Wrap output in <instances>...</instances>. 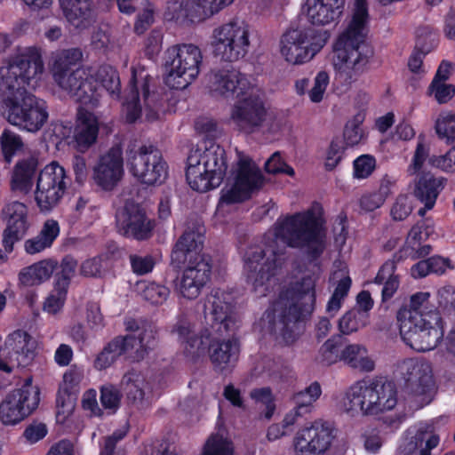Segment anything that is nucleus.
I'll return each mask as SVG.
<instances>
[{
  "label": "nucleus",
  "mask_w": 455,
  "mask_h": 455,
  "mask_svg": "<svg viewBox=\"0 0 455 455\" xmlns=\"http://www.w3.org/2000/svg\"><path fill=\"white\" fill-rule=\"evenodd\" d=\"M82 58L83 52L78 48L57 52L52 67V78L61 90L76 101L93 107L98 104L100 93L93 76L79 66Z\"/></svg>",
  "instance_id": "423d86ee"
},
{
  "label": "nucleus",
  "mask_w": 455,
  "mask_h": 455,
  "mask_svg": "<svg viewBox=\"0 0 455 455\" xmlns=\"http://www.w3.org/2000/svg\"><path fill=\"white\" fill-rule=\"evenodd\" d=\"M124 111L126 115V120L129 123H134L141 115L136 71L134 69H132L129 83V92L125 96Z\"/></svg>",
  "instance_id": "a18cd8bd"
},
{
  "label": "nucleus",
  "mask_w": 455,
  "mask_h": 455,
  "mask_svg": "<svg viewBox=\"0 0 455 455\" xmlns=\"http://www.w3.org/2000/svg\"><path fill=\"white\" fill-rule=\"evenodd\" d=\"M360 382L363 392V399L366 402V415H376L395 406L397 400L394 382L383 377Z\"/></svg>",
  "instance_id": "4be33fe9"
},
{
  "label": "nucleus",
  "mask_w": 455,
  "mask_h": 455,
  "mask_svg": "<svg viewBox=\"0 0 455 455\" xmlns=\"http://www.w3.org/2000/svg\"><path fill=\"white\" fill-rule=\"evenodd\" d=\"M206 79L211 94L227 100L239 99L252 86L246 76L235 68L212 69Z\"/></svg>",
  "instance_id": "412c9836"
},
{
  "label": "nucleus",
  "mask_w": 455,
  "mask_h": 455,
  "mask_svg": "<svg viewBox=\"0 0 455 455\" xmlns=\"http://www.w3.org/2000/svg\"><path fill=\"white\" fill-rule=\"evenodd\" d=\"M0 144L4 159L11 164L14 155L23 148V141L20 135L4 130L0 137Z\"/></svg>",
  "instance_id": "5fc2aeb1"
},
{
  "label": "nucleus",
  "mask_w": 455,
  "mask_h": 455,
  "mask_svg": "<svg viewBox=\"0 0 455 455\" xmlns=\"http://www.w3.org/2000/svg\"><path fill=\"white\" fill-rule=\"evenodd\" d=\"M344 5L345 0H306L304 8L310 23L325 26L340 18Z\"/></svg>",
  "instance_id": "c85d7f7f"
},
{
  "label": "nucleus",
  "mask_w": 455,
  "mask_h": 455,
  "mask_svg": "<svg viewBox=\"0 0 455 455\" xmlns=\"http://www.w3.org/2000/svg\"><path fill=\"white\" fill-rule=\"evenodd\" d=\"M401 371L416 402L421 406L429 403L435 386L430 363L427 361L407 359L403 363Z\"/></svg>",
  "instance_id": "6ab92c4d"
},
{
  "label": "nucleus",
  "mask_w": 455,
  "mask_h": 455,
  "mask_svg": "<svg viewBox=\"0 0 455 455\" xmlns=\"http://www.w3.org/2000/svg\"><path fill=\"white\" fill-rule=\"evenodd\" d=\"M234 184L222 189L220 202L227 204L241 203L251 196L263 184V176L258 166L248 156H240L234 171Z\"/></svg>",
  "instance_id": "2eb2a0df"
},
{
  "label": "nucleus",
  "mask_w": 455,
  "mask_h": 455,
  "mask_svg": "<svg viewBox=\"0 0 455 455\" xmlns=\"http://www.w3.org/2000/svg\"><path fill=\"white\" fill-rule=\"evenodd\" d=\"M187 162L188 183L192 189L200 193L219 187L228 168L225 150L216 144H211L204 151H191Z\"/></svg>",
  "instance_id": "0eeeda50"
},
{
  "label": "nucleus",
  "mask_w": 455,
  "mask_h": 455,
  "mask_svg": "<svg viewBox=\"0 0 455 455\" xmlns=\"http://www.w3.org/2000/svg\"><path fill=\"white\" fill-rule=\"evenodd\" d=\"M1 216L6 224L2 244L6 252H12L14 243L22 239L28 228V208L24 204L14 201L2 209Z\"/></svg>",
  "instance_id": "bb28decb"
},
{
  "label": "nucleus",
  "mask_w": 455,
  "mask_h": 455,
  "mask_svg": "<svg viewBox=\"0 0 455 455\" xmlns=\"http://www.w3.org/2000/svg\"><path fill=\"white\" fill-rule=\"evenodd\" d=\"M132 271L137 275H146L152 271L155 261L150 255L132 254L129 257Z\"/></svg>",
  "instance_id": "680f3d73"
},
{
  "label": "nucleus",
  "mask_w": 455,
  "mask_h": 455,
  "mask_svg": "<svg viewBox=\"0 0 455 455\" xmlns=\"http://www.w3.org/2000/svg\"><path fill=\"white\" fill-rule=\"evenodd\" d=\"M68 21L76 28L83 30L92 26L95 20V12L91 0H59Z\"/></svg>",
  "instance_id": "7c9ffc66"
},
{
  "label": "nucleus",
  "mask_w": 455,
  "mask_h": 455,
  "mask_svg": "<svg viewBox=\"0 0 455 455\" xmlns=\"http://www.w3.org/2000/svg\"><path fill=\"white\" fill-rule=\"evenodd\" d=\"M322 207L315 204L310 209L278 219L275 236L286 246L299 250L309 261H315L326 248L325 234L321 229L319 216Z\"/></svg>",
  "instance_id": "20e7f679"
},
{
  "label": "nucleus",
  "mask_w": 455,
  "mask_h": 455,
  "mask_svg": "<svg viewBox=\"0 0 455 455\" xmlns=\"http://www.w3.org/2000/svg\"><path fill=\"white\" fill-rule=\"evenodd\" d=\"M124 325L127 334L115 337L103 347L94 361L97 370L110 367L122 355H128L133 361L140 362L157 347L158 330L153 322L129 317Z\"/></svg>",
  "instance_id": "39448f33"
},
{
  "label": "nucleus",
  "mask_w": 455,
  "mask_h": 455,
  "mask_svg": "<svg viewBox=\"0 0 455 455\" xmlns=\"http://www.w3.org/2000/svg\"><path fill=\"white\" fill-rule=\"evenodd\" d=\"M435 131L439 138L446 140L447 143L455 140V115L447 114L441 116L435 124Z\"/></svg>",
  "instance_id": "4d7b16f0"
},
{
  "label": "nucleus",
  "mask_w": 455,
  "mask_h": 455,
  "mask_svg": "<svg viewBox=\"0 0 455 455\" xmlns=\"http://www.w3.org/2000/svg\"><path fill=\"white\" fill-rule=\"evenodd\" d=\"M118 232L139 241L151 237L154 225L144 209L133 201H126L124 208L116 214Z\"/></svg>",
  "instance_id": "aec40b11"
},
{
  "label": "nucleus",
  "mask_w": 455,
  "mask_h": 455,
  "mask_svg": "<svg viewBox=\"0 0 455 455\" xmlns=\"http://www.w3.org/2000/svg\"><path fill=\"white\" fill-rule=\"evenodd\" d=\"M375 168V159L372 156L364 155L359 156L354 162V175L355 178L363 179L368 177Z\"/></svg>",
  "instance_id": "0e129e2a"
},
{
  "label": "nucleus",
  "mask_w": 455,
  "mask_h": 455,
  "mask_svg": "<svg viewBox=\"0 0 455 455\" xmlns=\"http://www.w3.org/2000/svg\"><path fill=\"white\" fill-rule=\"evenodd\" d=\"M330 34L327 30L311 27L286 31L280 41V52L291 64L310 60L325 45Z\"/></svg>",
  "instance_id": "9b49d317"
},
{
  "label": "nucleus",
  "mask_w": 455,
  "mask_h": 455,
  "mask_svg": "<svg viewBox=\"0 0 455 455\" xmlns=\"http://www.w3.org/2000/svg\"><path fill=\"white\" fill-rule=\"evenodd\" d=\"M202 60V52L195 44H184L170 47L164 63L166 84L173 89L187 88L198 76Z\"/></svg>",
  "instance_id": "9d476101"
},
{
  "label": "nucleus",
  "mask_w": 455,
  "mask_h": 455,
  "mask_svg": "<svg viewBox=\"0 0 455 455\" xmlns=\"http://www.w3.org/2000/svg\"><path fill=\"white\" fill-rule=\"evenodd\" d=\"M121 384L124 387L126 397L132 404L139 409H144L148 406V403L145 398L144 391L146 382L140 372L128 371L124 375Z\"/></svg>",
  "instance_id": "58836bf2"
},
{
  "label": "nucleus",
  "mask_w": 455,
  "mask_h": 455,
  "mask_svg": "<svg viewBox=\"0 0 455 455\" xmlns=\"http://www.w3.org/2000/svg\"><path fill=\"white\" fill-rule=\"evenodd\" d=\"M362 389V383L360 381L356 382L347 390L340 402L342 409L351 416L359 412L366 415V402L363 399V392Z\"/></svg>",
  "instance_id": "79ce46f5"
},
{
  "label": "nucleus",
  "mask_w": 455,
  "mask_h": 455,
  "mask_svg": "<svg viewBox=\"0 0 455 455\" xmlns=\"http://www.w3.org/2000/svg\"><path fill=\"white\" fill-rule=\"evenodd\" d=\"M99 132L96 116L90 112H79L77 124L74 130V140L79 151L88 149L95 143Z\"/></svg>",
  "instance_id": "72a5a7b5"
},
{
  "label": "nucleus",
  "mask_w": 455,
  "mask_h": 455,
  "mask_svg": "<svg viewBox=\"0 0 455 455\" xmlns=\"http://www.w3.org/2000/svg\"><path fill=\"white\" fill-rule=\"evenodd\" d=\"M369 323V313L361 309L352 308L346 312L339 320L340 335H348L358 331Z\"/></svg>",
  "instance_id": "a19ab883"
},
{
  "label": "nucleus",
  "mask_w": 455,
  "mask_h": 455,
  "mask_svg": "<svg viewBox=\"0 0 455 455\" xmlns=\"http://www.w3.org/2000/svg\"><path fill=\"white\" fill-rule=\"evenodd\" d=\"M442 188L440 180L429 172L422 173L415 183L414 196L424 203L427 209H432Z\"/></svg>",
  "instance_id": "4c0bfd02"
},
{
  "label": "nucleus",
  "mask_w": 455,
  "mask_h": 455,
  "mask_svg": "<svg viewBox=\"0 0 455 455\" xmlns=\"http://www.w3.org/2000/svg\"><path fill=\"white\" fill-rule=\"evenodd\" d=\"M58 267V262L45 259L20 269L18 274V286L27 288L40 285L50 279Z\"/></svg>",
  "instance_id": "473e14b6"
},
{
  "label": "nucleus",
  "mask_w": 455,
  "mask_h": 455,
  "mask_svg": "<svg viewBox=\"0 0 455 455\" xmlns=\"http://www.w3.org/2000/svg\"><path fill=\"white\" fill-rule=\"evenodd\" d=\"M60 233V227L56 220H47L39 234L24 243V249L28 254H36L52 246Z\"/></svg>",
  "instance_id": "ea45409f"
},
{
  "label": "nucleus",
  "mask_w": 455,
  "mask_h": 455,
  "mask_svg": "<svg viewBox=\"0 0 455 455\" xmlns=\"http://www.w3.org/2000/svg\"><path fill=\"white\" fill-rule=\"evenodd\" d=\"M77 260L71 255H66L60 261L55 274L54 286L60 290H68L70 281L76 274Z\"/></svg>",
  "instance_id": "603ef678"
},
{
  "label": "nucleus",
  "mask_w": 455,
  "mask_h": 455,
  "mask_svg": "<svg viewBox=\"0 0 455 455\" xmlns=\"http://www.w3.org/2000/svg\"><path fill=\"white\" fill-rule=\"evenodd\" d=\"M412 211L411 203L407 196H399L391 209V215L395 220H403Z\"/></svg>",
  "instance_id": "69168bd1"
},
{
  "label": "nucleus",
  "mask_w": 455,
  "mask_h": 455,
  "mask_svg": "<svg viewBox=\"0 0 455 455\" xmlns=\"http://www.w3.org/2000/svg\"><path fill=\"white\" fill-rule=\"evenodd\" d=\"M329 84V76L325 71H320L315 78L313 88L309 91V98L313 102H320Z\"/></svg>",
  "instance_id": "338daca9"
},
{
  "label": "nucleus",
  "mask_w": 455,
  "mask_h": 455,
  "mask_svg": "<svg viewBox=\"0 0 455 455\" xmlns=\"http://www.w3.org/2000/svg\"><path fill=\"white\" fill-rule=\"evenodd\" d=\"M202 455H234V446L228 438L212 434L206 440Z\"/></svg>",
  "instance_id": "864d4df0"
},
{
  "label": "nucleus",
  "mask_w": 455,
  "mask_h": 455,
  "mask_svg": "<svg viewBox=\"0 0 455 455\" xmlns=\"http://www.w3.org/2000/svg\"><path fill=\"white\" fill-rule=\"evenodd\" d=\"M440 317L435 311H415V309H400L397 313V321L399 322L400 334L403 340L405 342V334L403 333L404 324L411 323V331L418 333L419 331H423L426 324L435 322L437 324Z\"/></svg>",
  "instance_id": "e433bc0d"
},
{
  "label": "nucleus",
  "mask_w": 455,
  "mask_h": 455,
  "mask_svg": "<svg viewBox=\"0 0 455 455\" xmlns=\"http://www.w3.org/2000/svg\"><path fill=\"white\" fill-rule=\"evenodd\" d=\"M250 45L249 30L235 22L216 28L212 36L213 54L225 61H236L244 57Z\"/></svg>",
  "instance_id": "ddd939ff"
},
{
  "label": "nucleus",
  "mask_w": 455,
  "mask_h": 455,
  "mask_svg": "<svg viewBox=\"0 0 455 455\" xmlns=\"http://www.w3.org/2000/svg\"><path fill=\"white\" fill-rule=\"evenodd\" d=\"M108 259L106 256L100 255L85 259L82 262L79 273L86 278L101 279L108 273Z\"/></svg>",
  "instance_id": "de8ad7c7"
},
{
  "label": "nucleus",
  "mask_w": 455,
  "mask_h": 455,
  "mask_svg": "<svg viewBox=\"0 0 455 455\" xmlns=\"http://www.w3.org/2000/svg\"><path fill=\"white\" fill-rule=\"evenodd\" d=\"M39 168V159L36 154H30L20 159L14 165L12 178L11 188L13 191H19L22 194H28L34 185Z\"/></svg>",
  "instance_id": "c756f323"
},
{
  "label": "nucleus",
  "mask_w": 455,
  "mask_h": 455,
  "mask_svg": "<svg viewBox=\"0 0 455 455\" xmlns=\"http://www.w3.org/2000/svg\"><path fill=\"white\" fill-rule=\"evenodd\" d=\"M439 307L444 311H455V289L452 286H444L437 292Z\"/></svg>",
  "instance_id": "774afa93"
},
{
  "label": "nucleus",
  "mask_w": 455,
  "mask_h": 455,
  "mask_svg": "<svg viewBox=\"0 0 455 455\" xmlns=\"http://www.w3.org/2000/svg\"><path fill=\"white\" fill-rule=\"evenodd\" d=\"M435 36L429 34L427 36H419L415 45V49L411 55L408 67L413 73H418L422 65L423 57L430 52L435 47Z\"/></svg>",
  "instance_id": "49530a36"
},
{
  "label": "nucleus",
  "mask_w": 455,
  "mask_h": 455,
  "mask_svg": "<svg viewBox=\"0 0 455 455\" xmlns=\"http://www.w3.org/2000/svg\"><path fill=\"white\" fill-rule=\"evenodd\" d=\"M44 63L36 47H28L8 60L1 68L0 100L5 106L7 121L29 132L40 131L49 118L48 105L43 99L27 92Z\"/></svg>",
  "instance_id": "f257e3e1"
},
{
  "label": "nucleus",
  "mask_w": 455,
  "mask_h": 455,
  "mask_svg": "<svg viewBox=\"0 0 455 455\" xmlns=\"http://www.w3.org/2000/svg\"><path fill=\"white\" fill-rule=\"evenodd\" d=\"M129 172L138 182L146 186L162 185L168 177V164L154 145L130 143L126 149Z\"/></svg>",
  "instance_id": "1a4fd4ad"
},
{
  "label": "nucleus",
  "mask_w": 455,
  "mask_h": 455,
  "mask_svg": "<svg viewBox=\"0 0 455 455\" xmlns=\"http://www.w3.org/2000/svg\"><path fill=\"white\" fill-rule=\"evenodd\" d=\"M340 361L360 372H371L375 368L374 360L362 344H348L340 351Z\"/></svg>",
  "instance_id": "c9c22d12"
},
{
  "label": "nucleus",
  "mask_w": 455,
  "mask_h": 455,
  "mask_svg": "<svg viewBox=\"0 0 455 455\" xmlns=\"http://www.w3.org/2000/svg\"><path fill=\"white\" fill-rule=\"evenodd\" d=\"M184 342V351L186 355L192 359L198 358L200 355H204L206 350V345L203 338L196 334L188 336Z\"/></svg>",
  "instance_id": "e2e57ef3"
},
{
  "label": "nucleus",
  "mask_w": 455,
  "mask_h": 455,
  "mask_svg": "<svg viewBox=\"0 0 455 455\" xmlns=\"http://www.w3.org/2000/svg\"><path fill=\"white\" fill-rule=\"evenodd\" d=\"M368 9L366 0H356L352 20L334 44V68L345 81L355 80L372 56L365 42Z\"/></svg>",
  "instance_id": "7ed1b4c3"
},
{
  "label": "nucleus",
  "mask_w": 455,
  "mask_h": 455,
  "mask_svg": "<svg viewBox=\"0 0 455 455\" xmlns=\"http://www.w3.org/2000/svg\"><path fill=\"white\" fill-rule=\"evenodd\" d=\"M180 277L175 280V290L187 299H196L210 281L212 274L211 261L202 259L199 262L186 263Z\"/></svg>",
  "instance_id": "a878e982"
},
{
  "label": "nucleus",
  "mask_w": 455,
  "mask_h": 455,
  "mask_svg": "<svg viewBox=\"0 0 455 455\" xmlns=\"http://www.w3.org/2000/svg\"><path fill=\"white\" fill-rule=\"evenodd\" d=\"M333 438V428L329 423L315 421L297 433L295 451L300 454L320 455L330 448Z\"/></svg>",
  "instance_id": "b1692460"
},
{
  "label": "nucleus",
  "mask_w": 455,
  "mask_h": 455,
  "mask_svg": "<svg viewBox=\"0 0 455 455\" xmlns=\"http://www.w3.org/2000/svg\"><path fill=\"white\" fill-rule=\"evenodd\" d=\"M36 341L24 331H15L0 347V371L12 374L29 366L36 356Z\"/></svg>",
  "instance_id": "4468645a"
},
{
  "label": "nucleus",
  "mask_w": 455,
  "mask_h": 455,
  "mask_svg": "<svg viewBox=\"0 0 455 455\" xmlns=\"http://www.w3.org/2000/svg\"><path fill=\"white\" fill-rule=\"evenodd\" d=\"M285 251L284 245H280L276 239H272L263 247H253L246 252V278L259 296H266L270 291Z\"/></svg>",
  "instance_id": "6e6552de"
},
{
  "label": "nucleus",
  "mask_w": 455,
  "mask_h": 455,
  "mask_svg": "<svg viewBox=\"0 0 455 455\" xmlns=\"http://www.w3.org/2000/svg\"><path fill=\"white\" fill-rule=\"evenodd\" d=\"M208 6L203 0H184L174 9L177 18L188 19L190 21H200L212 17Z\"/></svg>",
  "instance_id": "37998d69"
},
{
  "label": "nucleus",
  "mask_w": 455,
  "mask_h": 455,
  "mask_svg": "<svg viewBox=\"0 0 455 455\" xmlns=\"http://www.w3.org/2000/svg\"><path fill=\"white\" fill-rule=\"evenodd\" d=\"M250 396L256 402L262 403L267 407L266 418L270 419L274 413L275 403L272 390L268 387L254 388L251 391Z\"/></svg>",
  "instance_id": "bf43d9fd"
},
{
  "label": "nucleus",
  "mask_w": 455,
  "mask_h": 455,
  "mask_svg": "<svg viewBox=\"0 0 455 455\" xmlns=\"http://www.w3.org/2000/svg\"><path fill=\"white\" fill-rule=\"evenodd\" d=\"M204 314L209 331L218 336L235 333L238 328L237 317L234 313L233 297L220 289L213 290L206 296Z\"/></svg>",
  "instance_id": "f8f14e48"
},
{
  "label": "nucleus",
  "mask_w": 455,
  "mask_h": 455,
  "mask_svg": "<svg viewBox=\"0 0 455 455\" xmlns=\"http://www.w3.org/2000/svg\"><path fill=\"white\" fill-rule=\"evenodd\" d=\"M315 281L307 275L283 288L264 314L267 330L286 344L293 343L301 332V323L313 313Z\"/></svg>",
  "instance_id": "f03ea898"
},
{
  "label": "nucleus",
  "mask_w": 455,
  "mask_h": 455,
  "mask_svg": "<svg viewBox=\"0 0 455 455\" xmlns=\"http://www.w3.org/2000/svg\"><path fill=\"white\" fill-rule=\"evenodd\" d=\"M346 343V339L342 335H334L327 339L319 349V361L331 365L340 360L339 347Z\"/></svg>",
  "instance_id": "8fccbe9b"
},
{
  "label": "nucleus",
  "mask_w": 455,
  "mask_h": 455,
  "mask_svg": "<svg viewBox=\"0 0 455 455\" xmlns=\"http://www.w3.org/2000/svg\"><path fill=\"white\" fill-rule=\"evenodd\" d=\"M124 161L119 146L112 147L93 167L92 179L104 191H112L124 175Z\"/></svg>",
  "instance_id": "cd10ccee"
},
{
  "label": "nucleus",
  "mask_w": 455,
  "mask_h": 455,
  "mask_svg": "<svg viewBox=\"0 0 455 455\" xmlns=\"http://www.w3.org/2000/svg\"><path fill=\"white\" fill-rule=\"evenodd\" d=\"M169 293L170 291L167 287L152 283L144 289L142 295L152 304H161L166 300Z\"/></svg>",
  "instance_id": "052dcab7"
},
{
  "label": "nucleus",
  "mask_w": 455,
  "mask_h": 455,
  "mask_svg": "<svg viewBox=\"0 0 455 455\" xmlns=\"http://www.w3.org/2000/svg\"><path fill=\"white\" fill-rule=\"evenodd\" d=\"M411 323H405L403 333L405 334V343L416 351L432 350L443 338V331L435 322L426 324L423 331H419L418 333L411 331Z\"/></svg>",
  "instance_id": "2f4dec72"
},
{
  "label": "nucleus",
  "mask_w": 455,
  "mask_h": 455,
  "mask_svg": "<svg viewBox=\"0 0 455 455\" xmlns=\"http://www.w3.org/2000/svg\"><path fill=\"white\" fill-rule=\"evenodd\" d=\"M204 228L198 226L196 229L188 228L176 242L171 255L172 265L181 267L185 263L199 262L202 259L211 261V257L201 253L204 242Z\"/></svg>",
  "instance_id": "393cba45"
},
{
  "label": "nucleus",
  "mask_w": 455,
  "mask_h": 455,
  "mask_svg": "<svg viewBox=\"0 0 455 455\" xmlns=\"http://www.w3.org/2000/svg\"><path fill=\"white\" fill-rule=\"evenodd\" d=\"M122 394L119 389L111 384H107L100 388V403L109 414L115 413L121 404Z\"/></svg>",
  "instance_id": "6e6d98bb"
},
{
  "label": "nucleus",
  "mask_w": 455,
  "mask_h": 455,
  "mask_svg": "<svg viewBox=\"0 0 455 455\" xmlns=\"http://www.w3.org/2000/svg\"><path fill=\"white\" fill-rule=\"evenodd\" d=\"M321 394V386L317 381L311 383L304 390L296 393L293 399L298 407L297 413L309 412L313 403L320 397Z\"/></svg>",
  "instance_id": "3c124183"
},
{
  "label": "nucleus",
  "mask_w": 455,
  "mask_h": 455,
  "mask_svg": "<svg viewBox=\"0 0 455 455\" xmlns=\"http://www.w3.org/2000/svg\"><path fill=\"white\" fill-rule=\"evenodd\" d=\"M439 441V435L431 427H420L404 444L402 452L404 455H431V450L438 445Z\"/></svg>",
  "instance_id": "f704fd0d"
},
{
  "label": "nucleus",
  "mask_w": 455,
  "mask_h": 455,
  "mask_svg": "<svg viewBox=\"0 0 455 455\" xmlns=\"http://www.w3.org/2000/svg\"><path fill=\"white\" fill-rule=\"evenodd\" d=\"M93 79L96 86L99 83L110 95L119 98L121 82L117 70L113 67L108 65L100 66Z\"/></svg>",
  "instance_id": "c03bdc74"
},
{
  "label": "nucleus",
  "mask_w": 455,
  "mask_h": 455,
  "mask_svg": "<svg viewBox=\"0 0 455 455\" xmlns=\"http://www.w3.org/2000/svg\"><path fill=\"white\" fill-rule=\"evenodd\" d=\"M39 389L26 379L20 388L11 392L0 404V419L4 425H15L28 417L39 404Z\"/></svg>",
  "instance_id": "f3484780"
},
{
  "label": "nucleus",
  "mask_w": 455,
  "mask_h": 455,
  "mask_svg": "<svg viewBox=\"0 0 455 455\" xmlns=\"http://www.w3.org/2000/svg\"><path fill=\"white\" fill-rule=\"evenodd\" d=\"M67 188L66 172L57 162H52L39 172L36 201L41 211L49 212L62 198Z\"/></svg>",
  "instance_id": "a211bd4d"
},
{
  "label": "nucleus",
  "mask_w": 455,
  "mask_h": 455,
  "mask_svg": "<svg viewBox=\"0 0 455 455\" xmlns=\"http://www.w3.org/2000/svg\"><path fill=\"white\" fill-rule=\"evenodd\" d=\"M68 291L58 289L54 286V289L45 299L43 309L51 315H55L61 310L64 306Z\"/></svg>",
  "instance_id": "13d9d810"
},
{
  "label": "nucleus",
  "mask_w": 455,
  "mask_h": 455,
  "mask_svg": "<svg viewBox=\"0 0 455 455\" xmlns=\"http://www.w3.org/2000/svg\"><path fill=\"white\" fill-rule=\"evenodd\" d=\"M239 99L232 108L231 121L244 133H252L259 130L267 116L259 89L251 86Z\"/></svg>",
  "instance_id": "dca6fc26"
},
{
  "label": "nucleus",
  "mask_w": 455,
  "mask_h": 455,
  "mask_svg": "<svg viewBox=\"0 0 455 455\" xmlns=\"http://www.w3.org/2000/svg\"><path fill=\"white\" fill-rule=\"evenodd\" d=\"M206 331L209 339L208 355L213 370L220 373L231 371L240 355V342L234 337L235 333L218 336L212 331Z\"/></svg>",
  "instance_id": "5701e85b"
},
{
  "label": "nucleus",
  "mask_w": 455,
  "mask_h": 455,
  "mask_svg": "<svg viewBox=\"0 0 455 455\" xmlns=\"http://www.w3.org/2000/svg\"><path fill=\"white\" fill-rule=\"evenodd\" d=\"M149 76H146L143 78L141 84V90L144 98L146 118L148 121H154L160 117V115L164 112L163 101L159 99V94L156 92H150L148 88Z\"/></svg>",
  "instance_id": "09e8293b"
}]
</instances>
